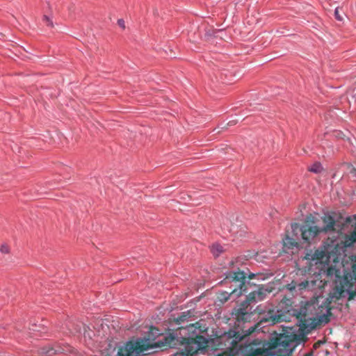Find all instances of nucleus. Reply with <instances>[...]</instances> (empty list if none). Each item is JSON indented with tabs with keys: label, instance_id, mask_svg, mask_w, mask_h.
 Masks as SVG:
<instances>
[{
	"label": "nucleus",
	"instance_id": "5701e85b",
	"mask_svg": "<svg viewBox=\"0 0 356 356\" xmlns=\"http://www.w3.org/2000/svg\"><path fill=\"white\" fill-rule=\"evenodd\" d=\"M334 16H335L336 19H337L338 21H342L343 20L342 16L339 14V8H337L335 9V10H334Z\"/></svg>",
	"mask_w": 356,
	"mask_h": 356
},
{
	"label": "nucleus",
	"instance_id": "dca6fc26",
	"mask_svg": "<svg viewBox=\"0 0 356 356\" xmlns=\"http://www.w3.org/2000/svg\"><path fill=\"white\" fill-rule=\"evenodd\" d=\"M55 345V355L56 354H66L67 353H72L73 348L69 346L68 344H60V343H54Z\"/></svg>",
	"mask_w": 356,
	"mask_h": 356
},
{
	"label": "nucleus",
	"instance_id": "a211bd4d",
	"mask_svg": "<svg viewBox=\"0 0 356 356\" xmlns=\"http://www.w3.org/2000/svg\"><path fill=\"white\" fill-rule=\"evenodd\" d=\"M344 245L346 247L356 248V232H353L349 236H346Z\"/></svg>",
	"mask_w": 356,
	"mask_h": 356
},
{
	"label": "nucleus",
	"instance_id": "c85d7f7f",
	"mask_svg": "<svg viewBox=\"0 0 356 356\" xmlns=\"http://www.w3.org/2000/svg\"><path fill=\"white\" fill-rule=\"evenodd\" d=\"M216 356H230L229 355L218 354Z\"/></svg>",
	"mask_w": 356,
	"mask_h": 356
},
{
	"label": "nucleus",
	"instance_id": "4be33fe9",
	"mask_svg": "<svg viewBox=\"0 0 356 356\" xmlns=\"http://www.w3.org/2000/svg\"><path fill=\"white\" fill-rule=\"evenodd\" d=\"M0 252L4 254H8L10 252V248L6 244H2L0 246Z\"/></svg>",
	"mask_w": 356,
	"mask_h": 356
},
{
	"label": "nucleus",
	"instance_id": "cd10ccee",
	"mask_svg": "<svg viewBox=\"0 0 356 356\" xmlns=\"http://www.w3.org/2000/svg\"><path fill=\"white\" fill-rule=\"evenodd\" d=\"M233 124H235V122H234V121H230V122H228V124H227V125H229V126H232V125H233Z\"/></svg>",
	"mask_w": 356,
	"mask_h": 356
},
{
	"label": "nucleus",
	"instance_id": "f3484780",
	"mask_svg": "<svg viewBox=\"0 0 356 356\" xmlns=\"http://www.w3.org/2000/svg\"><path fill=\"white\" fill-rule=\"evenodd\" d=\"M55 345H47L42 347L38 351L39 356H52L55 355Z\"/></svg>",
	"mask_w": 356,
	"mask_h": 356
},
{
	"label": "nucleus",
	"instance_id": "a878e982",
	"mask_svg": "<svg viewBox=\"0 0 356 356\" xmlns=\"http://www.w3.org/2000/svg\"><path fill=\"white\" fill-rule=\"evenodd\" d=\"M320 344H321V343H320L319 341H318V342H317V343H315L314 344V346H313V348H314V349H316L317 348H318V347H319Z\"/></svg>",
	"mask_w": 356,
	"mask_h": 356
},
{
	"label": "nucleus",
	"instance_id": "0eeeda50",
	"mask_svg": "<svg viewBox=\"0 0 356 356\" xmlns=\"http://www.w3.org/2000/svg\"><path fill=\"white\" fill-rule=\"evenodd\" d=\"M337 246L335 241H332L330 244L324 245L322 249L316 250L311 259L316 260V263L336 262L341 255V249Z\"/></svg>",
	"mask_w": 356,
	"mask_h": 356
},
{
	"label": "nucleus",
	"instance_id": "7c9ffc66",
	"mask_svg": "<svg viewBox=\"0 0 356 356\" xmlns=\"http://www.w3.org/2000/svg\"><path fill=\"white\" fill-rule=\"evenodd\" d=\"M32 330H33V331H38L36 328H34V327H33V328H32Z\"/></svg>",
	"mask_w": 356,
	"mask_h": 356
},
{
	"label": "nucleus",
	"instance_id": "f03ea898",
	"mask_svg": "<svg viewBox=\"0 0 356 356\" xmlns=\"http://www.w3.org/2000/svg\"><path fill=\"white\" fill-rule=\"evenodd\" d=\"M201 322L191 324L186 327L179 328L176 336L170 334L165 337L163 345L172 346L177 343L184 346V350L177 352L172 356H189L197 353L198 350L205 348L208 339L202 335L207 327Z\"/></svg>",
	"mask_w": 356,
	"mask_h": 356
},
{
	"label": "nucleus",
	"instance_id": "f8f14e48",
	"mask_svg": "<svg viewBox=\"0 0 356 356\" xmlns=\"http://www.w3.org/2000/svg\"><path fill=\"white\" fill-rule=\"evenodd\" d=\"M162 335H163V334L161 332L159 329H158L157 327H155L154 326H151L147 332V337H145L143 339H138V340H144L145 343L146 344L147 343L149 344V348H151L154 347V346H156L159 342H161L163 343V342L165 341V337H163V341L159 340L158 341H155V340L156 339L157 337L162 336Z\"/></svg>",
	"mask_w": 356,
	"mask_h": 356
},
{
	"label": "nucleus",
	"instance_id": "aec40b11",
	"mask_svg": "<svg viewBox=\"0 0 356 356\" xmlns=\"http://www.w3.org/2000/svg\"><path fill=\"white\" fill-rule=\"evenodd\" d=\"M323 167L319 162L314 163L311 167L309 168V171L319 173L322 171Z\"/></svg>",
	"mask_w": 356,
	"mask_h": 356
},
{
	"label": "nucleus",
	"instance_id": "bb28decb",
	"mask_svg": "<svg viewBox=\"0 0 356 356\" xmlns=\"http://www.w3.org/2000/svg\"><path fill=\"white\" fill-rule=\"evenodd\" d=\"M353 272L356 277V263L353 266Z\"/></svg>",
	"mask_w": 356,
	"mask_h": 356
},
{
	"label": "nucleus",
	"instance_id": "6e6552de",
	"mask_svg": "<svg viewBox=\"0 0 356 356\" xmlns=\"http://www.w3.org/2000/svg\"><path fill=\"white\" fill-rule=\"evenodd\" d=\"M149 349V344L145 343L144 340L137 339L135 341H128L124 346L119 348L118 356H138L145 350Z\"/></svg>",
	"mask_w": 356,
	"mask_h": 356
},
{
	"label": "nucleus",
	"instance_id": "ddd939ff",
	"mask_svg": "<svg viewBox=\"0 0 356 356\" xmlns=\"http://www.w3.org/2000/svg\"><path fill=\"white\" fill-rule=\"evenodd\" d=\"M250 305L245 304V300L238 307L233 309L232 314L237 321H245L250 316L248 306Z\"/></svg>",
	"mask_w": 356,
	"mask_h": 356
},
{
	"label": "nucleus",
	"instance_id": "412c9836",
	"mask_svg": "<svg viewBox=\"0 0 356 356\" xmlns=\"http://www.w3.org/2000/svg\"><path fill=\"white\" fill-rule=\"evenodd\" d=\"M42 20L44 23H46L47 26L49 27L54 26L52 20L48 16L44 15L42 17Z\"/></svg>",
	"mask_w": 356,
	"mask_h": 356
},
{
	"label": "nucleus",
	"instance_id": "c756f323",
	"mask_svg": "<svg viewBox=\"0 0 356 356\" xmlns=\"http://www.w3.org/2000/svg\"><path fill=\"white\" fill-rule=\"evenodd\" d=\"M353 97H354V99H355V103H356V93L354 95Z\"/></svg>",
	"mask_w": 356,
	"mask_h": 356
},
{
	"label": "nucleus",
	"instance_id": "9b49d317",
	"mask_svg": "<svg viewBox=\"0 0 356 356\" xmlns=\"http://www.w3.org/2000/svg\"><path fill=\"white\" fill-rule=\"evenodd\" d=\"M298 235L293 236L292 231L290 234L286 235L285 238L283 239V250L287 254H293V250L298 248V241H300Z\"/></svg>",
	"mask_w": 356,
	"mask_h": 356
},
{
	"label": "nucleus",
	"instance_id": "20e7f679",
	"mask_svg": "<svg viewBox=\"0 0 356 356\" xmlns=\"http://www.w3.org/2000/svg\"><path fill=\"white\" fill-rule=\"evenodd\" d=\"M323 226L315 225L314 217H307L305 223L300 226L298 223H291L293 236L298 235L300 238L309 244L315 242L320 234L330 233L335 230L336 221L333 216L327 214L323 217Z\"/></svg>",
	"mask_w": 356,
	"mask_h": 356
},
{
	"label": "nucleus",
	"instance_id": "7ed1b4c3",
	"mask_svg": "<svg viewBox=\"0 0 356 356\" xmlns=\"http://www.w3.org/2000/svg\"><path fill=\"white\" fill-rule=\"evenodd\" d=\"M292 318L297 321L296 324L304 331L310 332L314 329L320 321L316 312L313 303L305 302L299 308L291 309L286 311L269 309L264 312L261 322L275 324L282 321L289 322Z\"/></svg>",
	"mask_w": 356,
	"mask_h": 356
},
{
	"label": "nucleus",
	"instance_id": "f257e3e1",
	"mask_svg": "<svg viewBox=\"0 0 356 356\" xmlns=\"http://www.w3.org/2000/svg\"><path fill=\"white\" fill-rule=\"evenodd\" d=\"M255 329L251 327L242 333L238 329H233L221 336L219 340L225 341L229 348L232 347L236 353L249 348L250 353L246 356H291L300 340L296 334H282L272 339L270 343L254 348L252 345H257L254 343L256 340H250L249 336Z\"/></svg>",
	"mask_w": 356,
	"mask_h": 356
},
{
	"label": "nucleus",
	"instance_id": "39448f33",
	"mask_svg": "<svg viewBox=\"0 0 356 356\" xmlns=\"http://www.w3.org/2000/svg\"><path fill=\"white\" fill-rule=\"evenodd\" d=\"M246 273L243 271L229 272L222 282L225 284H230V288L233 289L230 291H221L218 295V301L223 304L227 302L230 297L234 298L241 296L246 292L247 286L250 284L249 281H246Z\"/></svg>",
	"mask_w": 356,
	"mask_h": 356
},
{
	"label": "nucleus",
	"instance_id": "423d86ee",
	"mask_svg": "<svg viewBox=\"0 0 356 356\" xmlns=\"http://www.w3.org/2000/svg\"><path fill=\"white\" fill-rule=\"evenodd\" d=\"M332 296L338 300L348 298V300H350L356 296V289L347 277H337L332 289Z\"/></svg>",
	"mask_w": 356,
	"mask_h": 356
},
{
	"label": "nucleus",
	"instance_id": "9d476101",
	"mask_svg": "<svg viewBox=\"0 0 356 356\" xmlns=\"http://www.w3.org/2000/svg\"><path fill=\"white\" fill-rule=\"evenodd\" d=\"M271 290L264 287V286H258L257 289L250 292L246 297L245 304L251 305L258 301L263 300L270 293Z\"/></svg>",
	"mask_w": 356,
	"mask_h": 356
},
{
	"label": "nucleus",
	"instance_id": "2eb2a0df",
	"mask_svg": "<svg viewBox=\"0 0 356 356\" xmlns=\"http://www.w3.org/2000/svg\"><path fill=\"white\" fill-rule=\"evenodd\" d=\"M195 311L194 309L187 310L186 312H181V314L176 319L178 323H181L182 322L188 321L195 316Z\"/></svg>",
	"mask_w": 356,
	"mask_h": 356
},
{
	"label": "nucleus",
	"instance_id": "393cba45",
	"mask_svg": "<svg viewBox=\"0 0 356 356\" xmlns=\"http://www.w3.org/2000/svg\"><path fill=\"white\" fill-rule=\"evenodd\" d=\"M304 356H314V351L310 350L308 353H307L306 354H305Z\"/></svg>",
	"mask_w": 356,
	"mask_h": 356
},
{
	"label": "nucleus",
	"instance_id": "b1692460",
	"mask_svg": "<svg viewBox=\"0 0 356 356\" xmlns=\"http://www.w3.org/2000/svg\"><path fill=\"white\" fill-rule=\"evenodd\" d=\"M118 24L119 25V26H120L122 29H125V22L124 21V19H119L118 20Z\"/></svg>",
	"mask_w": 356,
	"mask_h": 356
},
{
	"label": "nucleus",
	"instance_id": "1a4fd4ad",
	"mask_svg": "<svg viewBox=\"0 0 356 356\" xmlns=\"http://www.w3.org/2000/svg\"><path fill=\"white\" fill-rule=\"evenodd\" d=\"M316 284V281H309L305 280L303 281L293 280L291 283L286 286V289L289 291V294L295 297L302 295L305 292L309 291L313 289Z\"/></svg>",
	"mask_w": 356,
	"mask_h": 356
},
{
	"label": "nucleus",
	"instance_id": "4468645a",
	"mask_svg": "<svg viewBox=\"0 0 356 356\" xmlns=\"http://www.w3.org/2000/svg\"><path fill=\"white\" fill-rule=\"evenodd\" d=\"M246 261H247V259L245 257H238L234 258L233 260H232L229 262V266L231 268H232L233 269L236 268L238 270H236L235 272L241 271L239 269V266H243V264H245ZM242 271L245 272L247 274L246 277L248 275V278L249 279H252V278H254L256 277H261L260 275H256L254 273L248 274V272H245L243 270Z\"/></svg>",
	"mask_w": 356,
	"mask_h": 356
},
{
	"label": "nucleus",
	"instance_id": "6ab92c4d",
	"mask_svg": "<svg viewBox=\"0 0 356 356\" xmlns=\"http://www.w3.org/2000/svg\"><path fill=\"white\" fill-rule=\"evenodd\" d=\"M211 252L216 257H218L222 252H224L223 247L220 244H213L211 247Z\"/></svg>",
	"mask_w": 356,
	"mask_h": 356
}]
</instances>
